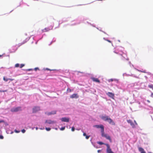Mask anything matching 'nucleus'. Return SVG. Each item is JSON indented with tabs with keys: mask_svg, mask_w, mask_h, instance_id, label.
<instances>
[{
	"mask_svg": "<svg viewBox=\"0 0 153 153\" xmlns=\"http://www.w3.org/2000/svg\"><path fill=\"white\" fill-rule=\"evenodd\" d=\"M101 118L105 121H108L109 123L113 125H115V123L114 121L108 116H102Z\"/></svg>",
	"mask_w": 153,
	"mask_h": 153,
	"instance_id": "nucleus-1",
	"label": "nucleus"
},
{
	"mask_svg": "<svg viewBox=\"0 0 153 153\" xmlns=\"http://www.w3.org/2000/svg\"><path fill=\"white\" fill-rule=\"evenodd\" d=\"M101 133V135L102 137H105L106 139L109 140L110 142H112L110 137L107 134L104 133V130L103 131V132H102Z\"/></svg>",
	"mask_w": 153,
	"mask_h": 153,
	"instance_id": "nucleus-2",
	"label": "nucleus"
},
{
	"mask_svg": "<svg viewBox=\"0 0 153 153\" xmlns=\"http://www.w3.org/2000/svg\"><path fill=\"white\" fill-rule=\"evenodd\" d=\"M22 110L21 107L13 108L11 109L10 111L12 112H16Z\"/></svg>",
	"mask_w": 153,
	"mask_h": 153,
	"instance_id": "nucleus-3",
	"label": "nucleus"
},
{
	"mask_svg": "<svg viewBox=\"0 0 153 153\" xmlns=\"http://www.w3.org/2000/svg\"><path fill=\"white\" fill-rule=\"evenodd\" d=\"M18 48L16 46H12L10 49L9 51L10 53H15L17 50Z\"/></svg>",
	"mask_w": 153,
	"mask_h": 153,
	"instance_id": "nucleus-4",
	"label": "nucleus"
},
{
	"mask_svg": "<svg viewBox=\"0 0 153 153\" xmlns=\"http://www.w3.org/2000/svg\"><path fill=\"white\" fill-rule=\"evenodd\" d=\"M105 145L107 147L106 150L107 153H114V152L111 151L109 144H105Z\"/></svg>",
	"mask_w": 153,
	"mask_h": 153,
	"instance_id": "nucleus-5",
	"label": "nucleus"
},
{
	"mask_svg": "<svg viewBox=\"0 0 153 153\" xmlns=\"http://www.w3.org/2000/svg\"><path fill=\"white\" fill-rule=\"evenodd\" d=\"M40 110V107L39 106L34 107L33 109V113H36Z\"/></svg>",
	"mask_w": 153,
	"mask_h": 153,
	"instance_id": "nucleus-6",
	"label": "nucleus"
},
{
	"mask_svg": "<svg viewBox=\"0 0 153 153\" xmlns=\"http://www.w3.org/2000/svg\"><path fill=\"white\" fill-rule=\"evenodd\" d=\"M97 128H101V132H103V131L104 130L103 126L102 125H96L94 126Z\"/></svg>",
	"mask_w": 153,
	"mask_h": 153,
	"instance_id": "nucleus-7",
	"label": "nucleus"
},
{
	"mask_svg": "<svg viewBox=\"0 0 153 153\" xmlns=\"http://www.w3.org/2000/svg\"><path fill=\"white\" fill-rule=\"evenodd\" d=\"M56 111H52L51 112H45V114L48 115H50L52 114H56Z\"/></svg>",
	"mask_w": 153,
	"mask_h": 153,
	"instance_id": "nucleus-8",
	"label": "nucleus"
},
{
	"mask_svg": "<svg viewBox=\"0 0 153 153\" xmlns=\"http://www.w3.org/2000/svg\"><path fill=\"white\" fill-rule=\"evenodd\" d=\"M109 97L113 99L114 96V94L108 92L106 94Z\"/></svg>",
	"mask_w": 153,
	"mask_h": 153,
	"instance_id": "nucleus-9",
	"label": "nucleus"
},
{
	"mask_svg": "<svg viewBox=\"0 0 153 153\" xmlns=\"http://www.w3.org/2000/svg\"><path fill=\"white\" fill-rule=\"evenodd\" d=\"M56 121H52L51 120H46L45 122V123H48L49 124H51L56 123Z\"/></svg>",
	"mask_w": 153,
	"mask_h": 153,
	"instance_id": "nucleus-10",
	"label": "nucleus"
},
{
	"mask_svg": "<svg viewBox=\"0 0 153 153\" xmlns=\"http://www.w3.org/2000/svg\"><path fill=\"white\" fill-rule=\"evenodd\" d=\"M61 120L62 122H68L69 121V119L67 117H62L61 119Z\"/></svg>",
	"mask_w": 153,
	"mask_h": 153,
	"instance_id": "nucleus-11",
	"label": "nucleus"
},
{
	"mask_svg": "<svg viewBox=\"0 0 153 153\" xmlns=\"http://www.w3.org/2000/svg\"><path fill=\"white\" fill-rule=\"evenodd\" d=\"M127 122L130 123L131 125L132 126V128H134L135 127V126L134 124L133 123V122L132 121L130 120H127Z\"/></svg>",
	"mask_w": 153,
	"mask_h": 153,
	"instance_id": "nucleus-12",
	"label": "nucleus"
},
{
	"mask_svg": "<svg viewBox=\"0 0 153 153\" xmlns=\"http://www.w3.org/2000/svg\"><path fill=\"white\" fill-rule=\"evenodd\" d=\"M79 97V96L77 94H74L70 96V98H77Z\"/></svg>",
	"mask_w": 153,
	"mask_h": 153,
	"instance_id": "nucleus-13",
	"label": "nucleus"
},
{
	"mask_svg": "<svg viewBox=\"0 0 153 153\" xmlns=\"http://www.w3.org/2000/svg\"><path fill=\"white\" fill-rule=\"evenodd\" d=\"M92 80L94 82H97L98 83L100 82V81L98 78L93 77L92 78Z\"/></svg>",
	"mask_w": 153,
	"mask_h": 153,
	"instance_id": "nucleus-14",
	"label": "nucleus"
},
{
	"mask_svg": "<svg viewBox=\"0 0 153 153\" xmlns=\"http://www.w3.org/2000/svg\"><path fill=\"white\" fill-rule=\"evenodd\" d=\"M138 150L141 153H146L144 149L141 147H139Z\"/></svg>",
	"mask_w": 153,
	"mask_h": 153,
	"instance_id": "nucleus-15",
	"label": "nucleus"
},
{
	"mask_svg": "<svg viewBox=\"0 0 153 153\" xmlns=\"http://www.w3.org/2000/svg\"><path fill=\"white\" fill-rule=\"evenodd\" d=\"M50 30V29L48 27H46L44 29L42 30V33L46 32L49 31Z\"/></svg>",
	"mask_w": 153,
	"mask_h": 153,
	"instance_id": "nucleus-16",
	"label": "nucleus"
},
{
	"mask_svg": "<svg viewBox=\"0 0 153 153\" xmlns=\"http://www.w3.org/2000/svg\"><path fill=\"white\" fill-rule=\"evenodd\" d=\"M97 143L99 144H100V145H103V144H105V143H104L102 142H97Z\"/></svg>",
	"mask_w": 153,
	"mask_h": 153,
	"instance_id": "nucleus-17",
	"label": "nucleus"
},
{
	"mask_svg": "<svg viewBox=\"0 0 153 153\" xmlns=\"http://www.w3.org/2000/svg\"><path fill=\"white\" fill-rule=\"evenodd\" d=\"M3 80L5 81V82H7L8 80H9V79L8 78H6L5 77H3Z\"/></svg>",
	"mask_w": 153,
	"mask_h": 153,
	"instance_id": "nucleus-18",
	"label": "nucleus"
},
{
	"mask_svg": "<svg viewBox=\"0 0 153 153\" xmlns=\"http://www.w3.org/2000/svg\"><path fill=\"white\" fill-rule=\"evenodd\" d=\"M19 64L18 63H17L15 64V67L17 68L19 67Z\"/></svg>",
	"mask_w": 153,
	"mask_h": 153,
	"instance_id": "nucleus-19",
	"label": "nucleus"
},
{
	"mask_svg": "<svg viewBox=\"0 0 153 153\" xmlns=\"http://www.w3.org/2000/svg\"><path fill=\"white\" fill-rule=\"evenodd\" d=\"M45 129L47 131H49L51 130V128H46Z\"/></svg>",
	"mask_w": 153,
	"mask_h": 153,
	"instance_id": "nucleus-20",
	"label": "nucleus"
},
{
	"mask_svg": "<svg viewBox=\"0 0 153 153\" xmlns=\"http://www.w3.org/2000/svg\"><path fill=\"white\" fill-rule=\"evenodd\" d=\"M150 88H153V85H150L148 86Z\"/></svg>",
	"mask_w": 153,
	"mask_h": 153,
	"instance_id": "nucleus-21",
	"label": "nucleus"
},
{
	"mask_svg": "<svg viewBox=\"0 0 153 153\" xmlns=\"http://www.w3.org/2000/svg\"><path fill=\"white\" fill-rule=\"evenodd\" d=\"M25 66V65L24 64H21L20 67L21 68H22L23 67Z\"/></svg>",
	"mask_w": 153,
	"mask_h": 153,
	"instance_id": "nucleus-22",
	"label": "nucleus"
},
{
	"mask_svg": "<svg viewBox=\"0 0 153 153\" xmlns=\"http://www.w3.org/2000/svg\"><path fill=\"white\" fill-rule=\"evenodd\" d=\"M7 90H0V92H7Z\"/></svg>",
	"mask_w": 153,
	"mask_h": 153,
	"instance_id": "nucleus-23",
	"label": "nucleus"
},
{
	"mask_svg": "<svg viewBox=\"0 0 153 153\" xmlns=\"http://www.w3.org/2000/svg\"><path fill=\"white\" fill-rule=\"evenodd\" d=\"M103 39L105 40H106V41H108V42H110V43H111V41L109 40H108V39H105V38H103Z\"/></svg>",
	"mask_w": 153,
	"mask_h": 153,
	"instance_id": "nucleus-24",
	"label": "nucleus"
},
{
	"mask_svg": "<svg viewBox=\"0 0 153 153\" xmlns=\"http://www.w3.org/2000/svg\"><path fill=\"white\" fill-rule=\"evenodd\" d=\"M65 127H62L61 128H60V130H61L62 131V130H64L65 129Z\"/></svg>",
	"mask_w": 153,
	"mask_h": 153,
	"instance_id": "nucleus-25",
	"label": "nucleus"
},
{
	"mask_svg": "<svg viewBox=\"0 0 153 153\" xmlns=\"http://www.w3.org/2000/svg\"><path fill=\"white\" fill-rule=\"evenodd\" d=\"M75 130V128L74 127H73L71 128V131H74Z\"/></svg>",
	"mask_w": 153,
	"mask_h": 153,
	"instance_id": "nucleus-26",
	"label": "nucleus"
},
{
	"mask_svg": "<svg viewBox=\"0 0 153 153\" xmlns=\"http://www.w3.org/2000/svg\"><path fill=\"white\" fill-rule=\"evenodd\" d=\"M67 91H68V92H71V90L69 88H68L67 89Z\"/></svg>",
	"mask_w": 153,
	"mask_h": 153,
	"instance_id": "nucleus-27",
	"label": "nucleus"
},
{
	"mask_svg": "<svg viewBox=\"0 0 153 153\" xmlns=\"http://www.w3.org/2000/svg\"><path fill=\"white\" fill-rule=\"evenodd\" d=\"M90 137V136H87V135H86L85 136V138H86V139H88Z\"/></svg>",
	"mask_w": 153,
	"mask_h": 153,
	"instance_id": "nucleus-28",
	"label": "nucleus"
},
{
	"mask_svg": "<svg viewBox=\"0 0 153 153\" xmlns=\"http://www.w3.org/2000/svg\"><path fill=\"white\" fill-rule=\"evenodd\" d=\"M22 133H24L25 132V130L24 129H23L22 130Z\"/></svg>",
	"mask_w": 153,
	"mask_h": 153,
	"instance_id": "nucleus-29",
	"label": "nucleus"
},
{
	"mask_svg": "<svg viewBox=\"0 0 153 153\" xmlns=\"http://www.w3.org/2000/svg\"><path fill=\"white\" fill-rule=\"evenodd\" d=\"M15 132H16V133H19L20 131H18L16 130H15Z\"/></svg>",
	"mask_w": 153,
	"mask_h": 153,
	"instance_id": "nucleus-30",
	"label": "nucleus"
},
{
	"mask_svg": "<svg viewBox=\"0 0 153 153\" xmlns=\"http://www.w3.org/2000/svg\"><path fill=\"white\" fill-rule=\"evenodd\" d=\"M46 70H49V71H53V70H51V69H50L48 68H46Z\"/></svg>",
	"mask_w": 153,
	"mask_h": 153,
	"instance_id": "nucleus-31",
	"label": "nucleus"
},
{
	"mask_svg": "<svg viewBox=\"0 0 153 153\" xmlns=\"http://www.w3.org/2000/svg\"><path fill=\"white\" fill-rule=\"evenodd\" d=\"M0 138L1 139H3V136L2 135H0Z\"/></svg>",
	"mask_w": 153,
	"mask_h": 153,
	"instance_id": "nucleus-32",
	"label": "nucleus"
},
{
	"mask_svg": "<svg viewBox=\"0 0 153 153\" xmlns=\"http://www.w3.org/2000/svg\"><path fill=\"white\" fill-rule=\"evenodd\" d=\"M83 135L84 136H86V134L85 133H83Z\"/></svg>",
	"mask_w": 153,
	"mask_h": 153,
	"instance_id": "nucleus-33",
	"label": "nucleus"
},
{
	"mask_svg": "<svg viewBox=\"0 0 153 153\" xmlns=\"http://www.w3.org/2000/svg\"><path fill=\"white\" fill-rule=\"evenodd\" d=\"M151 97H153V93H151Z\"/></svg>",
	"mask_w": 153,
	"mask_h": 153,
	"instance_id": "nucleus-34",
	"label": "nucleus"
},
{
	"mask_svg": "<svg viewBox=\"0 0 153 153\" xmlns=\"http://www.w3.org/2000/svg\"><path fill=\"white\" fill-rule=\"evenodd\" d=\"M24 44V43H21L20 45H19V46H18V47H19L21 45H22V44Z\"/></svg>",
	"mask_w": 153,
	"mask_h": 153,
	"instance_id": "nucleus-35",
	"label": "nucleus"
},
{
	"mask_svg": "<svg viewBox=\"0 0 153 153\" xmlns=\"http://www.w3.org/2000/svg\"><path fill=\"white\" fill-rule=\"evenodd\" d=\"M134 123L136 125H137V122H136V121L135 120H134Z\"/></svg>",
	"mask_w": 153,
	"mask_h": 153,
	"instance_id": "nucleus-36",
	"label": "nucleus"
},
{
	"mask_svg": "<svg viewBox=\"0 0 153 153\" xmlns=\"http://www.w3.org/2000/svg\"><path fill=\"white\" fill-rule=\"evenodd\" d=\"M9 80H10L12 81H13L14 80V79H9Z\"/></svg>",
	"mask_w": 153,
	"mask_h": 153,
	"instance_id": "nucleus-37",
	"label": "nucleus"
},
{
	"mask_svg": "<svg viewBox=\"0 0 153 153\" xmlns=\"http://www.w3.org/2000/svg\"><path fill=\"white\" fill-rule=\"evenodd\" d=\"M37 69H39V68H35V70L36 71Z\"/></svg>",
	"mask_w": 153,
	"mask_h": 153,
	"instance_id": "nucleus-38",
	"label": "nucleus"
},
{
	"mask_svg": "<svg viewBox=\"0 0 153 153\" xmlns=\"http://www.w3.org/2000/svg\"><path fill=\"white\" fill-rule=\"evenodd\" d=\"M114 53H117V54H118V53L116 52V51H114Z\"/></svg>",
	"mask_w": 153,
	"mask_h": 153,
	"instance_id": "nucleus-39",
	"label": "nucleus"
},
{
	"mask_svg": "<svg viewBox=\"0 0 153 153\" xmlns=\"http://www.w3.org/2000/svg\"><path fill=\"white\" fill-rule=\"evenodd\" d=\"M32 70V69H27V70H28V71H30V70Z\"/></svg>",
	"mask_w": 153,
	"mask_h": 153,
	"instance_id": "nucleus-40",
	"label": "nucleus"
},
{
	"mask_svg": "<svg viewBox=\"0 0 153 153\" xmlns=\"http://www.w3.org/2000/svg\"><path fill=\"white\" fill-rule=\"evenodd\" d=\"M147 102H149V103H150V101L148 100H147Z\"/></svg>",
	"mask_w": 153,
	"mask_h": 153,
	"instance_id": "nucleus-41",
	"label": "nucleus"
},
{
	"mask_svg": "<svg viewBox=\"0 0 153 153\" xmlns=\"http://www.w3.org/2000/svg\"><path fill=\"white\" fill-rule=\"evenodd\" d=\"M4 122V121L3 120H0V123H1V122Z\"/></svg>",
	"mask_w": 153,
	"mask_h": 153,
	"instance_id": "nucleus-42",
	"label": "nucleus"
},
{
	"mask_svg": "<svg viewBox=\"0 0 153 153\" xmlns=\"http://www.w3.org/2000/svg\"><path fill=\"white\" fill-rule=\"evenodd\" d=\"M110 80L111 81H113V79H111Z\"/></svg>",
	"mask_w": 153,
	"mask_h": 153,
	"instance_id": "nucleus-43",
	"label": "nucleus"
},
{
	"mask_svg": "<svg viewBox=\"0 0 153 153\" xmlns=\"http://www.w3.org/2000/svg\"><path fill=\"white\" fill-rule=\"evenodd\" d=\"M100 151V150H98L97 151V152H99Z\"/></svg>",
	"mask_w": 153,
	"mask_h": 153,
	"instance_id": "nucleus-44",
	"label": "nucleus"
},
{
	"mask_svg": "<svg viewBox=\"0 0 153 153\" xmlns=\"http://www.w3.org/2000/svg\"><path fill=\"white\" fill-rule=\"evenodd\" d=\"M118 56H122L121 55H119Z\"/></svg>",
	"mask_w": 153,
	"mask_h": 153,
	"instance_id": "nucleus-45",
	"label": "nucleus"
},
{
	"mask_svg": "<svg viewBox=\"0 0 153 153\" xmlns=\"http://www.w3.org/2000/svg\"><path fill=\"white\" fill-rule=\"evenodd\" d=\"M2 56V55H0V57Z\"/></svg>",
	"mask_w": 153,
	"mask_h": 153,
	"instance_id": "nucleus-46",
	"label": "nucleus"
}]
</instances>
